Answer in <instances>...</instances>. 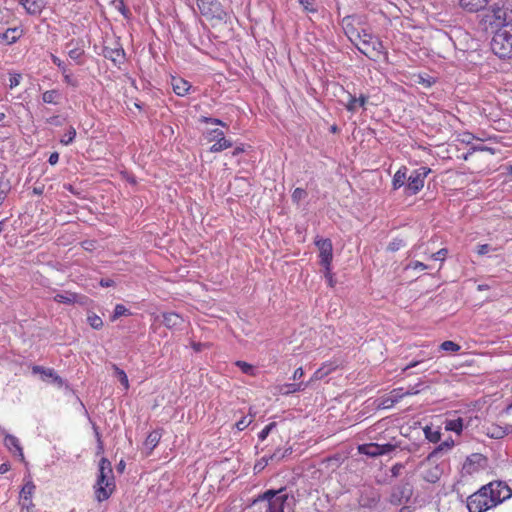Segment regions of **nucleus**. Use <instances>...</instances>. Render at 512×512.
Instances as JSON below:
<instances>
[{
    "label": "nucleus",
    "instance_id": "obj_9",
    "mask_svg": "<svg viewBox=\"0 0 512 512\" xmlns=\"http://www.w3.org/2000/svg\"><path fill=\"white\" fill-rule=\"evenodd\" d=\"M412 496V487L409 483H402L395 486L391 493V501L393 503L401 504L408 502Z\"/></svg>",
    "mask_w": 512,
    "mask_h": 512
},
{
    "label": "nucleus",
    "instance_id": "obj_24",
    "mask_svg": "<svg viewBox=\"0 0 512 512\" xmlns=\"http://www.w3.org/2000/svg\"><path fill=\"white\" fill-rule=\"evenodd\" d=\"M368 101V97L365 95H360L358 98L355 96H352L351 94L348 95V102L346 104V109L349 112H355L357 107H364L365 104Z\"/></svg>",
    "mask_w": 512,
    "mask_h": 512
},
{
    "label": "nucleus",
    "instance_id": "obj_60",
    "mask_svg": "<svg viewBox=\"0 0 512 512\" xmlns=\"http://www.w3.org/2000/svg\"><path fill=\"white\" fill-rule=\"evenodd\" d=\"M303 375H304V371L301 367H299L294 371L292 378H293V380L300 379L301 377H303Z\"/></svg>",
    "mask_w": 512,
    "mask_h": 512
},
{
    "label": "nucleus",
    "instance_id": "obj_56",
    "mask_svg": "<svg viewBox=\"0 0 512 512\" xmlns=\"http://www.w3.org/2000/svg\"><path fill=\"white\" fill-rule=\"evenodd\" d=\"M408 267L412 268L414 270H417V269L425 270V269H427V265H425L424 263H422L420 261L411 262Z\"/></svg>",
    "mask_w": 512,
    "mask_h": 512
},
{
    "label": "nucleus",
    "instance_id": "obj_35",
    "mask_svg": "<svg viewBox=\"0 0 512 512\" xmlns=\"http://www.w3.org/2000/svg\"><path fill=\"white\" fill-rule=\"evenodd\" d=\"M76 137V130L74 127L70 126L67 132L60 139V143L67 146L70 145Z\"/></svg>",
    "mask_w": 512,
    "mask_h": 512
},
{
    "label": "nucleus",
    "instance_id": "obj_58",
    "mask_svg": "<svg viewBox=\"0 0 512 512\" xmlns=\"http://www.w3.org/2000/svg\"><path fill=\"white\" fill-rule=\"evenodd\" d=\"M59 161V154L57 152H53L48 159L50 165H55Z\"/></svg>",
    "mask_w": 512,
    "mask_h": 512
},
{
    "label": "nucleus",
    "instance_id": "obj_64",
    "mask_svg": "<svg viewBox=\"0 0 512 512\" xmlns=\"http://www.w3.org/2000/svg\"><path fill=\"white\" fill-rule=\"evenodd\" d=\"M244 152V147L243 146H237L233 152H232V155L233 156H237L239 155L240 153Z\"/></svg>",
    "mask_w": 512,
    "mask_h": 512
},
{
    "label": "nucleus",
    "instance_id": "obj_48",
    "mask_svg": "<svg viewBox=\"0 0 512 512\" xmlns=\"http://www.w3.org/2000/svg\"><path fill=\"white\" fill-rule=\"evenodd\" d=\"M307 193L304 189L302 188H296L294 191H293V194H292V199L296 202H299L301 201L302 199H304L306 197Z\"/></svg>",
    "mask_w": 512,
    "mask_h": 512
},
{
    "label": "nucleus",
    "instance_id": "obj_28",
    "mask_svg": "<svg viewBox=\"0 0 512 512\" xmlns=\"http://www.w3.org/2000/svg\"><path fill=\"white\" fill-rule=\"evenodd\" d=\"M307 386H308V383H303V382H301V383H288V384H284L280 388V392L283 395H288V394H291V393L303 391Z\"/></svg>",
    "mask_w": 512,
    "mask_h": 512
},
{
    "label": "nucleus",
    "instance_id": "obj_2",
    "mask_svg": "<svg viewBox=\"0 0 512 512\" xmlns=\"http://www.w3.org/2000/svg\"><path fill=\"white\" fill-rule=\"evenodd\" d=\"M491 49L500 58L512 57V32L506 23L495 32Z\"/></svg>",
    "mask_w": 512,
    "mask_h": 512
},
{
    "label": "nucleus",
    "instance_id": "obj_43",
    "mask_svg": "<svg viewBox=\"0 0 512 512\" xmlns=\"http://www.w3.org/2000/svg\"><path fill=\"white\" fill-rule=\"evenodd\" d=\"M380 446V451H381V456L382 455H388L390 453H392L397 447H398V444L397 443H385V444H379Z\"/></svg>",
    "mask_w": 512,
    "mask_h": 512
},
{
    "label": "nucleus",
    "instance_id": "obj_52",
    "mask_svg": "<svg viewBox=\"0 0 512 512\" xmlns=\"http://www.w3.org/2000/svg\"><path fill=\"white\" fill-rule=\"evenodd\" d=\"M20 80H21L20 74L11 75V77L9 79V87L11 89L15 88L16 86H18L20 84Z\"/></svg>",
    "mask_w": 512,
    "mask_h": 512
},
{
    "label": "nucleus",
    "instance_id": "obj_21",
    "mask_svg": "<svg viewBox=\"0 0 512 512\" xmlns=\"http://www.w3.org/2000/svg\"><path fill=\"white\" fill-rule=\"evenodd\" d=\"M358 452L369 457L381 456L379 443H366L359 445Z\"/></svg>",
    "mask_w": 512,
    "mask_h": 512
},
{
    "label": "nucleus",
    "instance_id": "obj_39",
    "mask_svg": "<svg viewBox=\"0 0 512 512\" xmlns=\"http://www.w3.org/2000/svg\"><path fill=\"white\" fill-rule=\"evenodd\" d=\"M83 54H84V50H83V49H81L80 47H74V48H72V49H70V50L68 51V55H69V57H70L72 60H74V61H76L77 63H79V64L81 63V62H80V59L82 58Z\"/></svg>",
    "mask_w": 512,
    "mask_h": 512
},
{
    "label": "nucleus",
    "instance_id": "obj_23",
    "mask_svg": "<svg viewBox=\"0 0 512 512\" xmlns=\"http://www.w3.org/2000/svg\"><path fill=\"white\" fill-rule=\"evenodd\" d=\"M22 35V30L19 28H8L4 33L0 34V42L7 44L15 43Z\"/></svg>",
    "mask_w": 512,
    "mask_h": 512
},
{
    "label": "nucleus",
    "instance_id": "obj_51",
    "mask_svg": "<svg viewBox=\"0 0 512 512\" xmlns=\"http://www.w3.org/2000/svg\"><path fill=\"white\" fill-rule=\"evenodd\" d=\"M494 249L488 245V244H481L477 247V253L478 255H486L488 254L490 251H493Z\"/></svg>",
    "mask_w": 512,
    "mask_h": 512
},
{
    "label": "nucleus",
    "instance_id": "obj_22",
    "mask_svg": "<svg viewBox=\"0 0 512 512\" xmlns=\"http://www.w3.org/2000/svg\"><path fill=\"white\" fill-rule=\"evenodd\" d=\"M489 0H460L462 8L469 12H477L486 7Z\"/></svg>",
    "mask_w": 512,
    "mask_h": 512
},
{
    "label": "nucleus",
    "instance_id": "obj_53",
    "mask_svg": "<svg viewBox=\"0 0 512 512\" xmlns=\"http://www.w3.org/2000/svg\"><path fill=\"white\" fill-rule=\"evenodd\" d=\"M300 4L306 11L315 12L316 9L313 7V0H299Z\"/></svg>",
    "mask_w": 512,
    "mask_h": 512
},
{
    "label": "nucleus",
    "instance_id": "obj_42",
    "mask_svg": "<svg viewBox=\"0 0 512 512\" xmlns=\"http://www.w3.org/2000/svg\"><path fill=\"white\" fill-rule=\"evenodd\" d=\"M128 309L122 305V304H117L114 308V312H113V315H112V318L111 320L112 321H115L116 319H118L119 317L123 316V315H126L128 314Z\"/></svg>",
    "mask_w": 512,
    "mask_h": 512
},
{
    "label": "nucleus",
    "instance_id": "obj_63",
    "mask_svg": "<svg viewBox=\"0 0 512 512\" xmlns=\"http://www.w3.org/2000/svg\"><path fill=\"white\" fill-rule=\"evenodd\" d=\"M9 469H10V465H9V464H7V463H2V464L0 465V473H1V474H4V473L8 472V471H9Z\"/></svg>",
    "mask_w": 512,
    "mask_h": 512
},
{
    "label": "nucleus",
    "instance_id": "obj_30",
    "mask_svg": "<svg viewBox=\"0 0 512 512\" xmlns=\"http://www.w3.org/2000/svg\"><path fill=\"white\" fill-rule=\"evenodd\" d=\"M77 300V294L73 292L58 293L54 296V301L64 304H73Z\"/></svg>",
    "mask_w": 512,
    "mask_h": 512
},
{
    "label": "nucleus",
    "instance_id": "obj_1",
    "mask_svg": "<svg viewBox=\"0 0 512 512\" xmlns=\"http://www.w3.org/2000/svg\"><path fill=\"white\" fill-rule=\"evenodd\" d=\"M115 487L111 463L102 458L99 462V474L95 485V495L99 502L107 500Z\"/></svg>",
    "mask_w": 512,
    "mask_h": 512
},
{
    "label": "nucleus",
    "instance_id": "obj_57",
    "mask_svg": "<svg viewBox=\"0 0 512 512\" xmlns=\"http://www.w3.org/2000/svg\"><path fill=\"white\" fill-rule=\"evenodd\" d=\"M473 151H486V152H489L491 154H494L495 153V149L494 148H491V147H488V146H485V145H479V146H475L472 148Z\"/></svg>",
    "mask_w": 512,
    "mask_h": 512
},
{
    "label": "nucleus",
    "instance_id": "obj_44",
    "mask_svg": "<svg viewBox=\"0 0 512 512\" xmlns=\"http://www.w3.org/2000/svg\"><path fill=\"white\" fill-rule=\"evenodd\" d=\"M405 246V243L402 239H399V238H396V239H393L389 244H388V247L387 249L391 252H396L398 250H400L402 247Z\"/></svg>",
    "mask_w": 512,
    "mask_h": 512
},
{
    "label": "nucleus",
    "instance_id": "obj_33",
    "mask_svg": "<svg viewBox=\"0 0 512 512\" xmlns=\"http://www.w3.org/2000/svg\"><path fill=\"white\" fill-rule=\"evenodd\" d=\"M421 384H417L416 386L414 387H410L408 390H406L405 392H401L402 389H399V390H393L392 391V397H394V399L392 400V402H396L398 401L400 398H402L403 396L405 395H415V394H418L420 392V390L417 388L418 386H420Z\"/></svg>",
    "mask_w": 512,
    "mask_h": 512
},
{
    "label": "nucleus",
    "instance_id": "obj_46",
    "mask_svg": "<svg viewBox=\"0 0 512 512\" xmlns=\"http://www.w3.org/2000/svg\"><path fill=\"white\" fill-rule=\"evenodd\" d=\"M200 121L203 123H207V124H214V125H219L222 127H227V124L218 118L202 116L200 118Z\"/></svg>",
    "mask_w": 512,
    "mask_h": 512
},
{
    "label": "nucleus",
    "instance_id": "obj_13",
    "mask_svg": "<svg viewBox=\"0 0 512 512\" xmlns=\"http://www.w3.org/2000/svg\"><path fill=\"white\" fill-rule=\"evenodd\" d=\"M103 56L106 59L111 60L116 65L123 63L125 60L124 49L118 45L116 47H104Z\"/></svg>",
    "mask_w": 512,
    "mask_h": 512
},
{
    "label": "nucleus",
    "instance_id": "obj_59",
    "mask_svg": "<svg viewBox=\"0 0 512 512\" xmlns=\"http://www.w3.org/2000/svg\"><path fill=\"white\" fill-rule=\"evenodd\" d=\"M325 278L327 279L329 286L333 287L334 280H333V276L331 273V266H329V274H328V270L325 269Z\"/></svg>",
    "mask_w": 512,
    "mask_h": 512
},
{
    "label": "nucleus",
    "instance_id": "obj_36",
    "mask_svg": "<svg viewBox=\"0 0 512 512\" xmlns=\"http://www.w3.org/2000/svg\"><path fill=\"white\" fill-rule=\"evenodd\" d=\"M493 16L496 20L502 21V26L505 23H511L512 21L507 20L506 11L500 7H493Z\"/></svg>",
    "mask_w": 512,
    "mask_h": 512
},
{
    "label": "nucleus",
    "instance_id": "obj_54",
    "mask_svg": "<svg viewBox=\"0 0 512 512\" xmlns=\"http://www.w3.org/2000/svg\"><path fill=\"white\" fill-rule=\"evenodd\" d=\"M46 123L53 126H61L63 121L59 116H51L46 119Z\"/></svg>",
    "mask_w": 512,
    "mask_h": 512
},
{
    "label": "nucleus",
    "instance_id": "obj_34",
    "mask_svg": "<svg viewBox=\"0 0 512 512\" xmlns=\"http://www.w3.org/2000/svg\"><path fill=\"white\" fill-rule=\"evenodd\" d=\"M112 368L115 371V375L118 377L120 383L124 386V388L127 390L129 388V381L128 377L124 370L120 369L117 365L113 364Z\"/></svg>",
    "mask_w": 512,
    "mask_h": 512
},
{
    "label": "nucleus",
    "instance_id": "obj_25",
    "mask_svg": "<svg viewBox=\"0 0 512 512\" xmlns=\"http://www.w3.org/2000/svg\"><path fill=\"white\" fill-rule=\"evenodd\" d=\"M442 475V469L435 465L433 467L425 469L423 472V479L429 483H436Z\"/></svg>",
    "mask_w": 512,
    "mask_h": 512
},
{
    "label": "nucleus",
    "instance_id": "obj_12",
    "mask_svg": "<svg viewBox=\"0 0 512 512\" xmlns=\"http://www.w3.org/2000/svg\"><path fill=\"white\" fill-rule=\"evenodd\" d=\"M354 34H355L356 38L359 39V43H356L357 49L362 54H365L367 52V50L369 49L370 43L376 36L372 35L365 29H362L361 31L353 30V35Z\"/></svg>",
    "mask_w": 512,
    "mask_h": 512
},
{
    "label": "nucleus",
    "instance_id": "obj_7",
    "mask_svg": "<svg viewBox=\"0 0 512 512\" xmlns=\"http://www.w3.org/2000/svg\"><path fill=\"white\" fill-rule=\"evenodd\" d=\"M205 138L209 142H215L210 147V152L212 153H218L233 146V142L224 136V132L222 130L217 128L208 130Z\"/></svg>",
    "mask_w": 512,
    "mask_h": 512
},
{
    "label": "nucleus",
    "instance_id": "obj_29",
    "mask_svg": "<svg viewBox=\"0 0 512 512\" xmlns=\"http://www.w3.org/2000/svg\"><path fill=\"white\" fill-rule=\"evenodd\" d=\"M445 429L460 434L463 429V419L458 417L455 419H447L445 421Z\"/></svg>",
    "mask_w": 512,
    "mask_h": 512
},
{
    "label": "nucleus",
    "instance_id": "obj_47",
    "mask_svg": "<svg viewBox=\"0 0 512 512\" xmlns=\"http://www.w3.org/2000/svg\"><path fill=\"white\" fill-rule=\"evenodd\" d=\"M51 60L53 64H55L59 68L62 74L68 71L66 64L59 57L52 54Z\"/></svg>",
    "mask_w": 512,
    "mask_h": 512
},
{
    "label": "nucleus",
    "instance_id": "obj_49",
    "mask_svg": "<svg viewBox=\"0 0 512 512\" xmlns=\"http://www.w3.org/2000/svg\"><path fill=\"white\" fill-rule=\"evenodd\" d=\"M447 254H448L447 249L442 248L439 251H437L436 253H433L431 258L436 260V261H444L446 256H447Z\"/></svg>",
    "mask_w": 512,
    "mask_h": 512
},
{
    "label": "nucleus",
    "instance_id": "obj_37",
    "mask_svg": "<svg viewBox=\"0 0 512 512\" xmlns=\"http://www.w3.org/2000/svg\"><path fill=\"white\" fill-rule=\"evenodd\" d=\"M235 365H236L238 368H240V370H241L243 373H245V374H247V375H252V376H253V375L255 374V369H254V367H253L251 364H249V363H247V362H245V361L238 360V361H236V362H235Z\"/></svg>",
    "mask_w": 512,
    "mask_h": 512
},
{
    "label": "nucleus",
    "instance_id": "obj_31",
    "mask_svg": "<svg viewBox=\"0 0 512 512\" xmlns=\"http://www.w3.org/2000/svg\"><path fill=\"white\" fill-rule=\"evenodd\" d=\"M424 434L427 440L432 443H437L441 439V433L438 428H434L433 426H426L424 428Z\"/></svg>",
    "mask_w": 512,
    "mask_h": 512
},
{
    "label": "nucleus",
    "instance_id": "obj_55",
    "mask_svg": "<svg viewBox=\"0 0 512 512\" xmlns=\"http://www.w3.org/2000/svg\"><path fill=\"white\" fill-rule=\"evenodd\" d=\"M63 76H64V81L69 84V85H72L74 87H76L78 85L77 81L75 79H73L72 75L69 73V71H67L66 73H63Z\"/></svg>",
    "mask_w": 512,
    "mask_h": 512
},
{
    "label": "nucleus",
    "instance_id": "obj_18",
    "mask_svg": "<svg viewBox=\"0 0 512 512\" xmlns=\"http://www.w3.org/2000/svg\"><path fill=\"white\" fill-rule=\"evenodd\" d=\"M35 485L32 482H28L24 485L20 492V497L22 499V508H29V506H34L31 502V497L34 492Z\"/></svg>",
    "mask_w": 512,
    "mask_h": 512
},
{
    "label": "nucleus",
    "instance_id": "obj_26",
    "mask_svg": "<svg viewBox=\"0 0 512 512\" xmlns=\"http://www.w3.org/2000/svg\"><path fill=\"white\" fill-rule=\"evenodd\" d=\"M407 168L405 166H402L393 176V180H392V186H393V189L394 190H397L399 188H401L404 184H405V181L408 180V177H407Z\"/></svg>",
    "mask_w": 512,
    "mask_h": 512
},
{
    "label": "nucleus",
    "instance_id": "obj_50",
    "mask_svg": "<svg viewBox=\"0 0 512 512\" xmlns=\"http://www.w3.org/2000/svg\"><path fill=\"white\" fill-rule=\"evenodd\" d=\"M251 423V419H247L246 417H242L238 422H236L235 427L237 430L242 431L249 426Z\"/></svg>",
    "mask_w": 512,
    "mask_h": 512
},
{
    "label": "nucleus",
    "instance_id": "obj_8",
    "mask_svg": "<svg viewBox=\"0 0 512 512\" xmlns=\"http://www.w3.org/2000/svg\"><path fill=\"white\" fill-rule=\"evenodd\" d=\"M315 245L319 250L320 264L324 266L326 270L329 271V266H331L333 258V248L331 240L328 238H317L315 240Z\"/></svg>",
    "mask_w": 512,
    "mask_h": 512
},
{
    "label": "nucleus",
    "instance_id": "obj_11",
    "mask_svg": "<svg viewBox=\"0 0 512 512\" xmlns=\"http://www.w3.org/2000/svg\"><path fill=\"white\" fill-rule=\"evenodd\" d=\"M4 445L14 455L19 456L21 460H24V453L22 446L20 445L19 439L9 433L4 435Z\"/></svg>",
    "mask_w": 512,
    "mask_h": 512
},
{
    "label": "nucleus",
    "instance_id": "obj_61",
    "mask_svg": "<svg viewBox=\"0 0 512 512\" xmlns=\"http://www.w3.org/2000/svg\"><path fill=\"white\" fill-rule=\"evenodd\" d=\"M422 362H423V360L412 361L407 366H405L403 368V371H407V370H409V369H411L413 367H416L417 365H419Z\"/></svg>",
    "mask_w": 512,
    "mask_h": 512
},
{
    "label": "nucleus",
    "instance_id": "obj_19",
    "mask_svg": "<svg viewBox=\"0 0 512 512\" xmlns=\"http://www.w3.org/2000/svg\"><path fill=\"white\" fill-rule=\"evenodd\" d=\"M289 499L288 494L278 495L268 503V512H284V507Z\"/></svg>",
    "mask_w": 512,
    "mask_h": 512
},
{
    "label": "nucleus",
    "instance_id": "obj_38",
    "mask_svg": "<svg viewBox=\"0 0 512 512\" xmlns=\"http://www.w3.org/2000/svg\"><path fill=\"white\" fill-rule=\"evenodd\" d=\"M460 348V345L450 340L444 341L440 345V349L447 352H458Z\"/></svg>",
    "mask_w": 512,
    "mask_h": 512
},
{
    "label": "nucleus",
    "instance_id": "obj_62",
    "mask_svg": "<svg viewBox=\"0 0 512 512\" xmlns=\"http://www.w3.org/2000/svg\"><path fill=\"white\" fill-rule=\"evenodd\" d=\"M284 457V453H281L280 450L274 452L271 456H270V460H280Z\"/></svg>",
    "mask_w": 512,
    "mask_h": 512
},
{
    "label": "nucleus",
    "instance_id": "obj_4",
    "mask_svg": "<svg viewBox=\"0 0 512 512\" xmlns=\"http://www.w3.org/2000/svg\"><path fill=\"white\" fill-rule=\"evenodd\" d=\"M495 507L512 497V488L503 480H493L484 485Z\"/></svg>",
    "mask_w": 512,
    "mask_h": 512
},
{
    "label": "nucleus",
    "instance_id": "obj_3",
    "mask_svg": "<svg viewBox=\"0 0 512 512\" xmlns=\"http://www.w3.org/2000/svg\"><path fill=\"white\" fill-rule=\"evenodd\" d=\"M467 507L469 512H486L495 508V502L491 500L487 489L483 485L467 498Z\"/></svg>",
    "mask_w": 512,
    "mask_h": 512
},
{
    "label": "nucleus",
    "instance_id": "obj_40",
    "mask_svg": "<svg viewBox=\"0 0 512 512\" xmlns=\"http://www.w3.org/2000/svg\"><path fill=\"white\" fill-rule=\"evenodd\" d=\"M87 320H88V323L90 324V326L94 329L98 330V329L102 328V326H103L102 319L96 314L89 315Z\"/></svg>",
    "mask_w": 512,
    "mask_h": 512
},
{
    "label": "nucleus",
    "instance_id": "obj_14",
    "mask_svg": "<svg viewBox=\"0 0 512 512\" xmlns=\"http://www.w3.org/2000/svg\"><path fill=\"white\" fill-rule=\"evenodd\" d=\"M162 318V323L168 329H180L184 323L183 317L176 312H164Z\"/></svg>",
    "mask_w": 512,
    "mask_h": 512
},
{
    "label": "nucleus",
    "instance_id": "obj_17",
    "mask_svg": "<svg viewBox=\"0 0 512 512\" xmlns=\"http://www.w3.org/2000/svg\"><path fill=\"white\" fill-rule=\"evenodd\" d=\"M454 446V441L452 439L445 440L441 444H439L427 457V461L431 462L432 460L442 456L444 453L449 451Z\"/></svg>",
    "mask_w": 512,
    "mask_h": 512
},
{
    "label": "nucleus",
    "instance_id": "obj_45",
    "mask_svg": "<svg viewBox=\"0 0 512 512\" xmlns=\"http://www.w3.org/2000/svg\"><path fill=\"white\" fill-rule=\"evenodd\" d=\"M276 427V423L275 422H271L270 424L266 425L262 431L259 433L258 437L261 441H264L268 435L270 434V432Z\"/></svg>",
    "mask_w": 512,
    "mask_h": 512
},
{
    "label": "nucleus",
    "instance_id": "obj_41",
    "mask_svg": "<svg viewBox=\"0 0 512 512\" xmlns=\"http://www.w3.org/2000/svg\"><path fill=\"white\" fill-rule=\"evenodd\" d=\"M284 489H280L278 491H275V490H267L263 495H261L259 498L262 499V500H268V503L270 502V500L276 498L278 495H285V493H283Z\"/></svg>",
    "mask_w": 512,
    "mask_h": 512
},
{
    "label": "nucleus",
    "instance_id": "obj_5",
    "mask_svg": "<svg viewBox=\"0 0 512 512\" xmlns=\"http://www.w3.org/2000/svg\"><path fill=\"white\" fill-rule=\"evenodd\" d=\"M200 13L208 19L223 21L226 19V12L218 0H196Z\"/></svg>",
    "mask_w": 512,
    "mask_h": 512
},
{
    "label": "nucleus",
    "instance_id": "obj_32",
    "mask_svg": "<svg viewBox=\"0 0 512 512\" xmlns=\"http://www.w3.org/2000/svg\"><path fill=\"white\" fill-rule=\"evenodd\" d=\"M60 93L57 90H48L42 94V100L47 104L57 105L59 103Z\"/></svg>",
    "mask_w": 512,
    "mask_h": 512
},
{
    "label": "nucleus",
    "instance_id": "obj_15",
    "mask_svg": "<svg viewBox=\"0 0 512 512\" xmlns=\"http://www.w3.org/2000/svg\"><path fill=\"white\" fill-rule=\"evenodd\" d=\"M386 55L385 48L378 37H375L369 45V49L364 54L372 60H376L380 55Z\"/></svg>",
    "mask_w": 512,
    "mask_h": 512
},
{
    "label": "nucleus",
    "instance_id": "obj_16",
    "mask_svg": "<svg viewBox=\"0 0 512 512\" xmlns=\"http://www.w3.org/2000/svg\"><path fill=\"white\" fill-rule=\"evenodd\" d=\"M173 91L178 96H185L191 89V84L183 78L173 77L171 80Z\"/></svg>",
    "mask_w": 512,
    "mask_h": 512
},
{
    "label": "nucleus",
    "instance_id": "obj_6",
    "mask_svg": "<svg viewBox=\"0 0 512 512\" xmlns=\"http://www.w3.org/2000/svg\"><path fill=\"white\" fill-rule=\"evenodd\" d=\"M431 172L428 167H420L411 172L408 176L407 185L405 186V194L412 196L417 194L424 186V180Z\"/></svg>",
    "mask_w": 512,
    "mask_h": 512
},
{
    "label": "nucleus",
    "instance_id": "obj_10",
    "mask_svg": "<svg viewBox=\"0 0 512 512\" xmlns=\"http://www.w3.org/2000/svg\"><path fill=\"white\" fill-rule=\"evenodd\" d=\"M32 372L34 374H40L42 380L44 381L51 379L58 386H62L63 384L62 378L52 368H45L42 366L35 365L32 367Z\"/></svg>",
    "mask_w": 512,
    "mask_h": 512
},
{
    "label": "nucleus",
    "instance_id": "obj_27",
    "mask_svg": "<svg viewBox=\"0 0 512 512\" xmlns=\"http://www.w3.org/2000/svg\"><path fill=\"white\" fill-rule=\"evenodd\" d=\"M161 439V434L158 431H152L148 434L144 441V447L151 453L153 449L158 445Z\"/></svg>",
    "mask_w": 512,
    "mask_h": 512
},
{
    "label": "nucleus",
    "instance_id": "obj_20",
    "mask_svg": "<svg viewBox=\"0 0 512 512\" xmlns=\"http://www.w3.org/2000/svg\"><path fill=\"white\" fill-rule=\"evenodd\" d=\"M20 4L25 8L29 14H39L43 7V0H20Z\"/></svg>",
    "mask_w": 512,
    "mask_h": 512
}]
</instances>
